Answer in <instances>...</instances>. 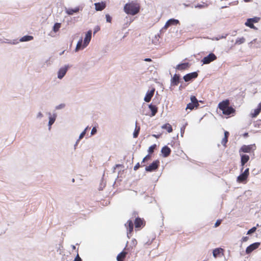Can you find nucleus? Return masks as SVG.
I'll return each mask as SVG.
<instances>
[{"instance_id": "f257e3e1", "label": "nucleus", "mask_w": 261, "mask_h": 261, "mask_svg": "<svg viewBox=\"0 0 261 261\" xmlns=\"http://www.w3.org/2000/svg\"><path fill=\"white\" fill-rule=\"evenodd\" d=\"M229 105V100L225 99L218 104V108L222 111L223 114L224 115H233L236 113V110Z\"/></svg>"}, {"instance_id": "f03ea898", "label": "nucleus", "mask_w": 261, "mask_h": 261, "mask_svg": "<svg viewBox=\"0 0 261 261\" xmlns=\"http://www.w3.org/2000/svg\"><path fill=\"white\" fill-rule=\"evenodd\" d=\"M140 9V5L138 3L132 2L127 3L124 7V11L127 14L135 15L138 14Z\"/></svg>"}, {"instance_id": "7ed1b4c3", "label": "nucleus", "mask_w": 261, "mask_h": 261, "mask_svg": "<svg viewBox=\"0 0 261 261\" xmlns=\"http://www.w3.org/2000/svg\"><path fill=\"white\" fill-rule=\"evenodd\" d=\"M256 149L255 144H251L249 145H243L239 150V152L251 153L253 152Z\"/></svg>"}, {"instance_id": "20e7f679", "label": "nucleus", "mask_w": 261, "mask_h": 261, "mask_svg": "<svg viewBox=\"0 0 261 261\" xmlns=\"http://www.w3.org/2000/svg\"><path fill=\"white\" fill-rule=\"evenodd\" d=\"M191 102L188 103L186 109L193 110L194 108H197L199 106L198 101L195 96H191Z\"/></svg>"}, {"instance_id": "39448f33", "label": "nucleus", "mask_w": 261, "mask_h": 261, "mask_svg": "<svg viewBox=\"0 0 261 261\" xmlns=\"http://www.w3.org/2000/svg\"><path fill=\"white\" fill-rule=\"evenodd\" d=\"M249 175V169L247 168L245 170L243 173L241 174L238 177H237V181L238 182H244V181H246L247 179L248 178Z\"/></svg>"}, {"instance_id": "423d86ee", "label": "nucleus", "mask_w": 261, "mask_h": 261, "mask_svg": "<svg viewBox=\"0 0 261 261\" xmlns=\"http://www.w3.org/2000/svg\"><path fill=\"white\" fill-rule=\"evenodd\" d=\"M216 59V56L214 53H210L208 56L204 57L201 62L203 64H208Z\"/></svg>"}, {"instance_id": "0eeeda50", "label": "nucleus", "mask_w": 261, "mask_h": 261, "mask_svg": "<svg viewBox=\"0 0 261 261\" xmlns=\"http://www.w3.org/2000/svg\"><path fill=\"white\" fill-rule=\"evenodd\" d=\"M160 162L158 160L153 161L150 165L146 166L145 170L147 172H152L156 170L159 166Z\"/></svg>"}, {"instance_id": "6e6552de", "label": "nucleus", "mask_w": 261, "mask_h": 261, "mask_svg": "<svg viewBox=\"0 0 261 261\" xmlns=\"http://www.w3.org/2000/svg\"><path fill=\"white\" fill-rule=\"evenodd\" d=\"M129 248L126 247L121 252L118 254L117 256V260L124 261L126 255L129 252Z\"/></svg>"}, {"instance_id": "1a4fd4ad", "label": "nucleus", "mask_w": 261, "mask_h": 261, "mask_svg": "<svg viewBox=\"0 0 261 261\" xmlns=\"http://www.w3.org/2000/svg\"><path fill=\"white\" fill-rule=\"evenodd\" d=\"M259 245H260V243H259V242H256V243H254L251 244L250 245L248 246L246 249V254H250L253 251H254V250L258 248L259 247Z\"/></svg>"}, {"instance_id": "9d476101", "label": "nucleus", "mask_w": 261, "mask_h": 261, "mask_svg": "<svg viewBox=\"0 0 261 261\" xmlns=\"http://www.w3.org/2000/svg\"><path fill=\"white\" fill-rule=\"evenodd\" d=\"M213 254L215 258L220 257L224 254V249L221 248L215 249L213 251Z\"/></svg>"}, {"instance_id": "9b49d317", "label": "nucleus", "mask_w": 261, "mask_h": 261, "mask_svg": "<svg viewBox=\"0 0 261 261\" xmlns=\"http://www.w3.org/2000/svg\"><path fill=\"white\" fill-rule=\"evenodd\" d=\"M135 226L136 228H139L142 226H144L145 224V222L143 219L140 218H137L134 222Z\"/></svg>"}, {"instance_id": "f8f14e48", "label": "nucleus", "mask_w": 261, "mask_h": 261, "mask_svg": "<svg viewBox=\"0 0 261 261\" xmlns=\"http://www.w3.org/2000/svg\"><path fill=\"white\" fill-rule=\"evenodd\" d=\"M198 73L196 72H192L187 74L184 76V79L185 82H189L192 79H195L197 77Z\"/></svg>"}, {"instance_id": "ddd939ff", "label": "nucleus", "mask_w": 261, "mask_h": 261, "mask_svg": "<svg viewBox=\"0 0 261 261\" xmlns=\"http://www.w3.org/2000/svg\"><path fill=\"white\" fill-rule=\"evenodd\" d=\"M92 32L91 31H88L86 34L85 38L84 39V44L83 45L82 48L86 47L89 44L91 39Z\"/></svg>"}, {"instance_id": "4468645a", "label": "nucleus", "mask_w": 261, "mask_h": 261, "mask_svg": "<svg viewBox=\"0 0 261 261\" xmlns=\"http://www.w3.org/2000/svg\"><path fill=\"white\" fill-rule=\"evenodd\" d=\"M154 91H155L154 88H153L150 91H148L144 97V101L147 102H150L152 97H153V96L154 95Z\"/></svg>"}, {"instance_id": "2eb2a0df", "label": "nucleus", "mask_w": 261, "mask_h": 261, "mask_svg": "<svg viewBox=\"0 0 261 261\" xmlns=\"http://www.w3.org/2000/svg\"><path fill=\"white\" fill-rule=\"evenodd\" d=\"M125 226L126 227L127 230H128L127 234H130L134 228V224L133 221L132 220H128L127 222L125 224Z\"/></svg>"}, {"instance_id": "dca6fc26", "label": "nucleus", "mask_w": 261, "mask_h": 261, "mask_svg": "<svg viewBox=\"0 0 261 261\" xmlns=\"http://www.w3.org/2000/svg\"><path fill=\"white\" fill-rule=\"evenodd\" d=\"M190 67V64L189 63H181L177 65L176 69L178 70H184L188 69Z\"/></svg>"}, {"instance_id": "f3484780", "label": "nucleus", "mask_w": 261, "mask_h": 261, "mask_svg": "<svg viewBox=\"0 0 261 261\" xmlns=\"http://www.w3.org/2000/svg\"><path fill=\"white\" fill-rule=\"evenodd\" d=\"M171 151V150L170 148L167 146H164L161 150L163 155L165 158L168 156L170 154Z\"/></svg>"}, {"instance_id": "a211bd4d", "label": "nucleus", "mask_w": 261, "mask_h": 261, "mask_svg": "<svg viewBox=\"0 0 261 261\" xmlns=\"http://www.w3.org/2000/svg\"><path fill=\"white\" fill-rule=\"evenodd\" d=\"M67 69L68 67L60 68L58 72V77L60 79H62L66 73Z\"/></svg>"}, {"instance_id": "6ab92c4d", "label": "nucleus", "mask_w": 261, "mask_h": 261, "mask_svg": "<svg viewBox=\"0 0 261 261\" xmlns=\"http://www.w3.org/2000/svg\"><path fill=\"white\" fill-rule=\"evenodd\" d=\"M178 23L179 21L178 20L174 19H170L166 22L164 26V28L167 29L171 25H176Z\"/></svg>"}, {"instance_id": "aec40b11", "label": "nucleus", "mask_w": 261, "mask_h": 261, "mask_svg": "<svg viewBox=\"0 0 261 261\" xmlns=\"http://www.w3.org/2000/svg\"><path fill=\"white\" fill-rule=\"evenodd\" d=\"M95 10L96 11H102L106 8V4L103 2L95 3Z\"/></svg>"}, {"instance_id": "412c9836", "label": "nucleus", "mask_w": 261, "mask_h": 261, "mask_svg": "<svg viewBox=\"0 0 261 261\" xmlns=\"http://www.w3.org/2000/svg\"><path fill=\"white\" fill-rule=\"evenodd\" d=\"M241 165L242 167H243L245 165V164L249 160L250 158L249 155L247 154L241 155Z\"/></svg>"}, {"instance_id": "4be33fe9", "label": "nucleus", "mask_w": 261, "mask_h": 261, "mask_svg": "<svg viewBox=\"0 0 261 261\" xmlns=\"http://www.w3.org/2000/svg\"><path fill=\"white\" fill-rule=\"evenodd\" d=\"M229 133L228 132H227V131L224 132V137L223 138V139L222 140L221 143L225 147L226 146V143L228 142V138L229 137Z\"/></svg>"}, {"instance_id": "5701e85b", "label": "nucleus", "mask_w": 261, "mask_h": 261, "mask_svg": "<svg viewBox=\"0 0 261 261\" xmlns=\"http://www.w3.org/2000/svg\"><path fill=\"white\" fill-rule=\"evenodd\" d=\"M179 76L176 74H175L173 77L172 78L171 83L173 85L177 86L179 84Z\"/></svg>"}, {"instance_id": "b1692460", "label": "nucleus", "mask_w": 261, "mask_h": 261, "mask_svg": "<svg viewBox=\"0 0 261 261\" xmlns=\"http://www.w3.org/2000/svg\"><path fill=\"white\" fill-rule=\"evenodd\" d=\"M80 10L79 7H76L74 9L69 8L66 10V12L68 15H73L74 13H77Z\"/></svg>"}, {"instance_id": "393cba45", "label": "nucleus", "mask_w": 261, "mask_h": 261, "mask_svg": "<svg viewBox=\"0 0 261 261\" xmlns=\"http://www.w3.org/2000/svg\"><path fill=\"white\" fill-rule=\"evenodd\" d=\"M149 108L151 112V116H154L158 112V107L152 104L149 105Z\"/></svg>"}, {"instance_id": "a878e982", "label": "nucleus", "mask_w": 261, "mask_h": 261, "mask_svg": "<svg viewBox=\"0 0 261 261\" xmlns=\"http://www.w3.org/2000/svg\"><path fill=\"white\" fill-rule=\"evenodd\" d=\"M162 128L163 129H165L167 130L168 133H171L173 131L172 126L169 123H166L164 124Z\"/></svg>"}, {"instance_id": "bb28decb", "label": "nucleus", "mask_w": 261, "mask_h": 261, "mask_svg": "<svg viewBox=\"0 0 261 261\" xmlns=\"http://www.w3.org/2000/svg\"><path fill=\"white\" fill-rule=\"evenodd\" d=\"M140 130V127L139 126H137V122H136L135 129V131L133 134L134 138H136L138 137L139 134Z\"/></svg>"}, {"instance_id": "cd10ccee", "label": "nucleus", "mask_w": 261, "mask_h": 261, "mask_svg": "<svg viewBox=\"0 0 261 261\" xmlns=\"http://www.w3.org/2000/svg\"><path fill=\"white\" fill-rule=\"evenodd\" d=\"M33 39V37L32 36H24L20 39V41L22 42L28 41Z\"/></svg>"}, {"instance_id": "c85d7f7f", "label": "nucleus", "mask_w": 261, "mask_h": 261, "mask_svg": "<svg viewBox=\"0 0 261 261\" xmlns=\"http://www.w3.org/2000/svg\"><path fill=\"white\" fill-rule=\"evenodd\" d=\"M261 112V110L257 107L254 110V112L251 114V116L252 118L256 117Z\"/></svg>"}, {"instance_id": "c756f323", "label": "nucleus", "mask_w": 261, "mask_h": 261, "mask_svg": "<svg viewBox=\"0 0 261 261\" xmlns=\"http://www.w3.org/2000/svg\"><path fill=\"white\" fill-rule=\"evenodd\" d=\"M61 27V24L60 23H58V22L56 23L53 27V30L54 32L55 33L57 32L60 29Z\"/></svg>"}, {"instance_id": "7c9ffc66", "label": "nucleus", "mask_w": 261, "mask_h": 261, "mask_svg": "<svg viewBox=\"0 0 261 261\" xmlns=\"http://www.w3.org/2000/svg\"><path fill=\"white\" fill-rule=\"evenodd\" d=\"M245 25L251 29L255 28V26L253 24V22H252L249 19H248L247 21L245 22Z\"/></svg>"}, {"instance_id": "2f4dec72", "label": "nucleus", "mask_w": 261, "mask_h": 261, "mask_svg": "<svg viewBox=\"0 0 261 261\" xmlns=\"http://www.w3.org/2000/svg\"><path fill=\"white\" fill-rule=\"evenodd\" d=\"M245 41V39L244 37L238 38L236 41V44H241L244 43Z\"/></svg>"}, {"instance_id": "473e14b6", "label": "nucleus", "mask_w": 261, "mask_h": 261, "mask_svg": "<svg viewBox=\"0 0 261 261\" xmlns=\"http://www.w3.org/2000/svg\"><path fill=\"white\" fill-rule=\"evenodd\" d=\"M156 145L155 144H153L150 146L148 148V152L149 154H151L154 152V149L156 148Z\"/></svg>"}, {"instance_id": "72a5a7b5", "label": "nucleus", "mask_w": 261, "mask_h": 261, "mask_svg": "<svg viewBox=\"0 0 261 261\" xmlns=\"http://www.w3.org/2000/svg\"><path fill=\"white\" fill-rule=\"evenodd\" d=\"M256 230V227H253L252 228H251L247 231V234H251L254 233V232H255Z\"/></svg>"}, {"instance_id": "f704fd0d", "label": "nucleus", "mask_w": 261, "mask_h": 261, "mask_svg": "<svg viewBox=\"0 0 261 261\" xmlns=\"http://www.w3.org/2000/svg\"><path fill=\"white\" fill-rule=\"evenodd\" d=\"M249 19L250 20V21L252 22L256 23V22H258V21L259 20L260 18H259V17H255L252 18H249Z\"/></svg>"}, {"instance_id": "c9c22d12", "label": "nucleus", "mask_w": 261, "mask_h": 261, "mask_svg": "<svg viewBox=\"0 0 261 261\" xmlns=\"http://www.w3.org/2000/svg\"><path fill=\"white\" fill-rule=\"evenodd\" d=\"M55 120H56L55 117H50L49 118L48 125L49 126H51L54 123Z\"/></svg>"}, {"instance_id": "e433bc0d", "label": "nucleus", "mask_w": 261, "mask_h": 261, "mask_svg": "<svg viewBox=\"0 0 261 261\" xmlns=\"http://www.w3.org/2000/svg\"><path fill=\"white\" fill-rule=\"evenodd\" d=\"M82 45V39H81L77 43L76 47V50H79L81 48Z\"/></svg>"}, {"instance_id": "4c0bfd02", "label": "nucleus", "mask_w": 261, "mask_h": 261, "mask_svg": "<svg viewBox=\"0 0 261 261\" xmlns=\"http://www.w3.org/2000/svg\"><path fill=\"white\" fill-rule=\"evenodd\" d=\"M88 127L87 126L85 129V130L80 134V137H79V139H82L85 136V134L86 133V131L88 129Z\"/></svg>"}, {"instance_id": "58836bf2", "label": "nucleus", "mask_w": 261, "mask_h": 261, "mask_svg": "<svg viewBox=\"0 0 261 261\" xmlns=\"http://www.w3.org/2000/svg\"><path fill=\"white\" fill-rule=\"evenodd\" d=\"M151 159V155L150 154L147 155L142 160V163H144L146 161L149 160Z\"/></svg>"}, {"instance_id": "ea45409f", "label": "nucleus", "mask_w": 261, "mask_h": 261, "mask_svg": "<svg viewBox=\"0 0 261 261\" xmlns=\"http://www.w3.org/2000/svg\"><path fill=\"white\" fill-rule=\"evenodd\" d=\"M106 20H107V21L108 22H111V21H112V17L110 16V15L109 14H107L106 15Z\"/></svg>"}, {"instance_id": "a19ab883", "label": "nucleus", "mask_w": 261, "mask_h": 261, "mask_svg": "<svg viewBox=\"0 0 261 261\" xmlns=\"http://www.w3.org/2000/svg\"><path fill=\"white\" fill-rule=\"evenodd\" d=\"M185 129H186V126L185 125H184L183 126H182L180 128V133H181V136L182 137L183 136V134H184L185 133Z\"/></svg>"}, {"instance_id": "79ce46f5", "label": "nucleus", "mask_w": 261, "mask_h": 261, "mask_svg": "<svg viewBox=\"0 0 261 261\" xmlns=\"http://www.w3.org/2000/svg\"><path fill=\"white\" fill-rule=\"evenodd\" d=\"M96 132H97V130H96V127H93V128L92 129L91 134V135H94V134H95L96 133Z\"/></svg>"}, {"instance_id": "37998d69", "label": "nucleus", "mask_w": 261, "mask_h": 261, "mask_svg": "<svg viewBox=\"0 0 261 261\" xmlns=\"http://www.w3.org/2000/svg\"><path fill=\"white\" fill-rule=\"evenodd\" d=\"M221 223V220H218L215 224V227H217L219 226L220 225Z\"/></svg>"}, {"instance_id": "c03bdc74", "label": "nucleus", "mask_w": 261, "mask_h": 261, "mask_svg": "<svg viewBox=\"0 0 261 261\" xmlns=\"http://www.w3.org/2000/svg\"><path fill=\"white\" fill-rule=\"evenodd\" d=\"M140 167V165L139 163H138L134 167V170L136 171L138 170Z\"/></svg>"}, {"instance_id": "a18cd8bd", "label": "nucleus", "mask_w": 261, "mask_h": 261, "mask_svg": "<svg viewBox=\"0 0 261 261\" xmlns=\"http://www.w3.org/2000/svg\"><path fill=\"white\" fill-rule=\"evenodd\" d=\"M73 261H82L81 257L79 256V254L77 253L76 256L75 257L74 260Z\"/></svg>"}, {"instance_id": "49530a36", "label": "nucleus", "mask_w": 261, "mask_h": 261, "mask_svg": "<svg viewBox=\"0 0 261 261\" xmlns=\"http://www.w3.org/2000/svg\"><path fill=\"white\" fill-rule=\"evenodd\" d=\"M248 240V237H244L242 239V242H246Z\"/></svg>"}, {"instance_id": "de8ad7c7", "label": "nucleus", "mask_w": 261, "mask_h": 261, "mask_svg": "<svg viewBox=\"0 0 261 261\" xmlns=\"http://www.w3.org/2000/svg\"><path fill=\"white\" fill-rule=\"evenodd\" d=\"M160 135H152V136L155 137V138H159L160 137Z\"/></svg>"}, {"instance_id": "09e8293b", "label": "nucleus", "mask_w": 261, "mask_h": 261, "mask_svg": "<svg viewBox=\"0 0 261 261\" xmlns=\"http://www.w3.org/2000/svg\"><path fill=\"white\" fill-rule=\"evenodd\" d=\"M144 61H147V62H151V59L150 58H146V59H145Z\"/></svg>"}, {"instance_id": "8fccbe9b", "label": "nucleus", "mask_w": 261, "mask_h": 261, "mask_svg": "<svg viewBox=\"0 0 261 261\" xmlns=\"http://www.w3.org/2000/svg\"><path fill=\"white\" fill-rule=\"evenodd\" d=\"M257 107L261 110V102L258 105Z\"/></svg>"}, {"instance_id": "3c124183", "label": "nucleus", "mask_w": 261, "mask_h": 261, "mask_svg": "<svg viewBox=\"0 0 261 261\" xmlns=\"http://www.w3.org/2000/svg\"><path fill=\"white\" fill-rule=\"evenodd\" d=\"M244 136L245 137H247V136H248V133H245V134H244Z\"/></svg>"}, {"instance_id": "603ef678", "label": "nucleus", "mask_w": 261, "mask_h": 261, "mask_svg": "<svg viewBox=\"0 0 261 261\" xmlns=\"http://www.w3.org/2000/svg\"><path fill=\"white\" fill-rule=\"evenodd\" d=\"M72 249H75V246H74V245H72Z\"/></svg>"}, {"instance_id": "864d4df0", "label": "nucleus", "mask_w": 261, "mask_h": 261, "mask_svg": "<svg viewBox=\"0 0 261 261\" xmlns=\"http://www.w3.org/2000/svg\"><path fill=\"white\" fill-rule=\"evenodd\" d=\"M38 115H39V116H42V114H41V113H39V114H38Z\"/></svg>"}, {"instance_id": "5fc2aeb1", "label": "nucleus", "mask_w": 261, "mask_h": 261, "mask_svg": "<svg viewBox=\"0 0 261 261\" xmlns=\"http://www.w3.org/2000/svg\"><path fill=\"white\" fill-rule=\"evenodd\" d=\"M250 0H244L245 2H249Z\"/></svg>"}, {"instance_id": "6e6d98bb", "label": "nucleus", "mask_w": 261, "mask_h": 261, "mask_svg": "<svg viewBox=\"0 0 261 261\" xmlns=\"http://www.w3.org/2000/svg\"><path fill=\"white\" fill-rule=\"evenodd\" d=\"M64 51H63L62 53H61L60 55H61L62 54H63Z\"/></svg>"}]
</instances>
